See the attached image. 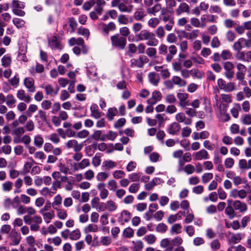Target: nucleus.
Returning a JSON list of instances; mask_svg holds the SVG:
<instances>
[{"mask_svg": "<svg viewBox=\"0 0 251 251\" xmlns=\"http://www.w3.org/2000/svg\"><path fill=\"white\" fill-rule=\"evenodd\" d=\"M146 16L143 11H137L134 13V18L136 21H142L143 19Z\"/></svg>", "mask_w": 251, "mask_h": 251, "instance_id": "nucleus-63", "label": "nucleus"}, {"mask_svg": "<svg viewBox=\"0 0 251 251\" xmlns=\"http://www.w3.org/2000/svg\"><path fill=\"white\" fill-rule=\"evenodd\" d=\"M44 88L46 95L53 97L56 96L59 90V87L54 88L51 84H47Z\"/></svg>", "mask_w": 251, "mask_h": 251, "instance_id": "nucleus-15", "label": "nucleus"}, {"mask_svg": "<svg viewBox=\"0 0 251 251\" xmlns=\"http://www.w3.org/2000/svg\"><path fill=\"white\" fill-rule=\"evenodd\" d=\"M179 62L176 63L174 65V69L176 71L181 70V74L184 77L188 76V71L187 70L182 69V67L188 68V60L186 59L187 55L183 53H180L179 55Z\"/></svg>", "mask_w": 251, "mask_h": 251, "instance_id": "nucleus-2", "label": "nucleus"}, {"mask_svg": "<svg viewBox=\"0 0 251 251\" xmlns=\"http://www.w3.org/2000/svg\"><path fill=\"white\" fill-rule=\"evenodd\" d=\"M6 104L9 107H12L16 102L14 96L12 94H8L6 97Z\"/></svg>", "mask_w": 251, "mask_h": 251, "instance_id": "nucleus-39", "label": "nucleus"}, {"mask_svg": "<svg viewBox=\"0 0 251 251\" xmlns=\"http://www.w3.org/2000/svg\"><path fill=\"white\" fill-rule=\"evenodd\" d=\"M160 246L165 249V251H172L174 249L172 240L168 238H164L160 242Z\"/></svg>", "mask_w": 251, "mask_h": 251, "instance_id": "nucleus-20", "label": "nucleus"}, {"mask_svg": "<svg viewBox=\"0 0 251 251\" xmlns=\"http://www.w3.org/2000/svg\"><path fill=\"white\" fill-rule=\"evenodd\" d=\"M58 166L59 167V171L65 174H70V169L65 164L60 162L58 164Z\"/></svg>", "mask_w": 251, "mask_h": 251, "instance_id": "nucleus-61", "label": "nucleus"}, {"mask_svg": "<svg viewBox=\"0 0 251 251\" xmlns=\"http://www.w3.org/2000/svg\"><path fill=\"white\" fill-rule=\"evenodd\" d=\"M157 37L161 39L163 38L165 35V31L164 27L162 25L159 26L155 30V33H154Z\"/></svg>", "mask_w": 251, "mask_h": 251, "instance_id": "nucleus-46", "label": "nucleus"}, {"mask_svg": "<svg viewBox=\"0 0 251 251\" xmlns=\"http://www.w3.org/2000/svg\"><path fill=\"white\" fill-rule=\"evenodd\" d=\"M194 160H201L208 158V153L205 149H201L200 151L194 152L192 154Z\"/></svg>", "mask_w": 251, "mask_h": 251, "instance_id": "nucleus-12", "label": "nucleus"}, {"mask_svg": "<svg viewBox=\"0 0 251 251\" xmlns=\"http://www.w3.org/2000/svg\"><path fill=\"white\" fill-rule=\"evenodd\" d=\"M107 187L110 190L115 191L118 187L117 183L114 179H109L107 182Z\"/></svg>", "mask_w": 251, "mask_h": 251, "instance_id": "nucleus-53", "label": "nucleus"}, {"mask_svg": "<svg viewBox=\"0 0 251 251\" xmlns=\"http://www.w3.org/2000/svg\"><path fill=\"white\" fill-rule=\"evenodd\" d=\"M234 185L238 186L242 183H247V180L240 176H236L232 180Z\"/></svg>", "mask_w": 251, "mask_h": 251, "instance_id": "nucleus-62", "label": "nucleus"}, {"mask_svg": "<svg viewBox=\"0 0 251 251\" xmlns=\"http://www.w3.org/2000/svg\"><path fill=\"white\" fill-rule=\"evenodd\" d=\"M180 129V126L179 124L174 122L169 126L167 131L170 134L175 135L179 131Z\"/></svg>", "mask_w": 251, "mask_h": 251, "instance_id": "nucleus-25", "label": "nucleus"}, {"mask_svg": "<svg viewBox=\"0 0 251 251\" xmlns=\"http://www.w3.org/2000/svg\"><path fill=\"white\" fill-rule=\"evenodd\" d=\"M169 53L167 54L166 60L167 62H170L173 59L174 56L176 53L177 49L175 45H171L168 48Z\"/></svg>", "mask_w": 251, "mask_h": 251, "instance_id": "nucleus-27", "label": "nucleus"}, {"mask_svg": "<svg viewBox=\"0 0 251 251\" xmlns=\"http://www.w3.org/2000/svg\"><path fill=\"white\" fill-rule=\"evenodd\" d=\"M13 183L10 181H6L2 183V189L4 192H9L12 189Z\"/></svg>", "mask_w": 251, "mask_h": 251, "instance_id": "nucleus-58", "label": "nucleus"}, {"mask_svg": "<svg viewBox=\"0 0 251 251\" xmlns=\"http://www.w3.org/2000/svg\"><path fill=\"white\" fill-rule=\"evenodd\" d=\"M13 141L15 143H20L21 142H23L26 146L29 145L31 142V138L27 135H25L22 138L21 140H18L17 138L14 137Z\"/></svg>", "mask_w": 251, "mask_h": 251, "instance_id": "nucleus-42", "label": "nucleus"}, {"mask_svg": "<svg viewBox=\"0 0 251 251\" xmlns=\"http://www.w3.org/2000/svg\"><path fill=\"white\" fill-rule=\"evenodd\" d=\"M100 26L103 34L106 36L109 34V31H114L116 28V25L113 22H110L107 25L101 23Z\"/></svg>", "mask_w": 251, "mask_h": 251, "instance_id": "nucleus-9", "label": "nucleus"}, {"mask_svg": "<svg viewBox=\"0 0 251 251\" xmlns=\"http://www.w3.org/2000/svg\"><path fill=\"white\" fill-rule=\"evenodd\" d=\"M90 165V160L87 158H84L80 162L74 164V170L75 171H78L80 169L82 170L87 167H89Z\"/></svg>", "mask_w": 251, "mask_h": 251, "instance_id": "nucleus-16", "label": "nucleus"}, {"mask_svg": "<svg viewBox=\"0 0 251 251\" xmlns=\"http://www.w3.org/2000/svg\"><path fill=\"white\" fill-rule=\"evenodd\" d=\"M236 67L237 69V72L236 74V78L240 81L241 84H245L246 81H244V79L246 72V67L244 65L240 63H236Z\"/></svg>", "mask_w": 251, "mask_h": 251, "instance_id": "nucleus-5", "label": "nucleus"}, {"mask_svg": "<svg viewBox=\"0 0 251 251\" xmlns=\"http://www.w3.org/2000/svg\"><path fill=\"white\" fill-rule=\"evenodd\" d=\"M31 223L30 229L32 231H37L40 229V225L42 223V218L38 215H34L31 217Z\"/></svg>", "mask_w": 251, "mask_h": 251, "instance_id": "nucleus-6", "label": "nucleus"}, {"mask_svg": "<svg viewBox=\"0 0 251 251\" xmlns=\"http://www.w3.org/2000/svg\"><path fill=\"white\" fill-rule=\"evenodd\" d=\"M77 33L87 38H88L90 35V31L89 29L82 27H80L78 29Z\"/></svg>", "mask_w": 251, "mask_h": 251, "instance_id": "nucleus-60", "label": "nucleus"}, {"mask_svg": "<svg viewBox=\"0 0 251 251\" xmlns=\"http://www.w3.org/2000/svg\"><path fill=\"white\" fill-rule=\"evenodd\" d=\"M98 108V106L96 104H93L90 106V109L91 117L95 119H99L100 118L102 113L99 111Z\"/></svg>", "mask_w": 251, "mask_h": 251, "instance_id": "nucleus-22", "label": "nucleus"}, {"mask_svg": "<svg viewBox=\"0 0 251 251\" xmlns=\"http://www.w3.org/2000/svg\"><path fill=\"white\" fill-rule=\"evenodd\" d=\"M117 21L120 24L127 25L132 23L133 19L131 17H127L124 14H120L118 16Z\"/></svg>", "mask_w": 251, "mask_h": 251, "instance_id": "nucleus-21", "label": "nucleus"}, {"mask_svg": "<svg viewBox=\"0 0 251 251\" xmlns=\"http://www.w3.org/2000/svg\"><path fill=\"white\" fill-rule=\"evenodd\" d=\"M49 45L52 48L54 49H61L60 44L56 36L52 37L49 40Z\"/></svg>", "mask_w": 251, "mask_h": 251, "instance_id": "nucleus-31", "label": "nucleus"}, {"mask_svg": "<svg viewBox=\"0 0 251 251\" xmlns=\"http://www.w3.org/2000/svg\"><path fill=\"white\" fill-rule=\"evenodd\" d=\"M200 104V100H195L192 102L190 105L194 108H189V116H194L196 115L195 108H198Z\"/></svg>", "mask_w": 251, "mask_h": 251, "instance_id": "nucleus-35", "label": "nucleus"}, {"mask_svg": "<svg viewBox=\"0 0 251 251\" xmlns=\"http://www.w3.org/2000/svg\"><path fill=\"white\" fill-rule=\"evenodd\" d=\"M138 41H146L147 45L150 47L156 46L158 41L156 38L155 34L149 30L144 29L136 35Z\"/></svg>", "mask_w": 251, "mask_h": 251, "instance_id": "nucleus-1", "label": "nucleus"}, {"mask_svg": "<svg viewBox=\"0 0 251 251\" xmlns=\"http://www.w3.org/2000/svg\"><path fill=\"white\" fill-rule=\"evenodd\" d=\"M130 213L126 210L123 211L119 217L118 220L120 222H122L124 224L125 222H127L130 219Z\"/></svg>", "mask_w": 251, "mask_h": 251, "instance_id": "nucleus-30", "label": "nucleus"}, {"mask_svg": "<svg viewBox=\"0 0 251 251\" xmlns=\"http://www.w3.org/2000/svg\"><path fill=\"white\" fill-rule=\"evenodd\" d=\"M98 226L97 225L93 224H89L84 229V231L86 233L90 232H96L98 231Z\"/></svg>", "mask_w": 251, "mask_h": 251, "instance_id": "nucleus-40", "label": "nucleus"}, {"mask_svg": "<svg viewBox=\"0 0 251 251\" xmlns=\"http://www.w3.org/2000/svg\"><path fill=\"white\" fill-rule=\"evenodd\" d=\"M217 17L213 15L204 14L202 15L201 17V27L206 26L207 23H216Z\"/></svg>", "mask_w": 251, "mask_h": 251, "instance_id": "nucleus-8", "label": "nucleus"}, {"mask_svg": "<svg viewBox=\"0 0 251 251\" xmlns=\"http://www.w3.org/2000/svg\"><path fill=\"white\" fill-rule=\"evenodd\" d=\"M40 213L43 217L45 222L47 224L50 222L51 220L54 217V212L51 211L50 212H43V210H40Z\"/></svg>", "mask_w": 251, "mask_h": 251, "instance_id": "nucleus-24", "label": "nucleus"}, {"mask_svg": "<svg viewBox=\"0 0 251 251\" xmlns=\"http://www.w3.org/2000/svg\"><path fill=\"white\" fill-rule=\"evenodd\" d=\"M134 230L130 227L126 228L123 231V236L126 238H131L134 235Z\"/></svg>", "mask_w": 251, "mask_h": 251, "instance_id": "nucleus-59", "label": "nucleus"}, {"mask_svg": "<svg viewBox=\"0 0 251 251\" xmlns=\"http://www.w3.org/2000/svg\"><path fill=\"white\" fill-rule=\"evenodd\" d=\"M182 215L183 213L181 212H179L178 213L176 214L170 215L168 218L167 222L169 224H173L177 220L181 219Z\"/></svg>", "mask_w": 251, "mask_h": 251, "instance_id": "nucleus-33", "label": "nucleus"}, {"mask_svg": "<svg viewBox=\"0 0 251 251\" xmlns=\"http://www.w3.org/2000/svg\"><path fill=\"white\" fill-rule=\"evenodd\" d=\"M160 22V20L158 18H152L149 19L148 22V25L152 28H155Z\"/></svg>", "mask_w": 251, "mask_h": 251, "instance_id": "nucleus-41", "label": "nucleus"}, {"mask_svg": "<svg viewBox=\"0 0 251 251\" xmlns=\"http://www.w3.org/2000/svg\"><path fill=\"white\" fill-rule=\"evenodd\" d=\"M118 113L117 109L115 107H112L108 109L106 114V117L109 121H112L114 119V117L116 116Z\"/></svg>", "mask_w": 251, "mask_h": 251, "instance_id": "nucleus-36", "label": "nucleus"}, {"mask_svg": "<svg viewBox=\"0 0 251 251\" xmlns=\"http://www.w3.org/2000/svg\"><path fill=\"white\" fill-rule=\"evenodd\" d=\"M246 43L247 41L245 39L243 38H240L233 44V49L235 51L241 50L243 48V44Z\"/></svg>", "mask_w": 251, "mask_h": 251, "instance_id": "nucleus-26", "label": "nucleus"}, {"mask_svg": "<svg viewBox=\"0 0 251 251\" xmlns=\"http://www.w3.org/2000/svg\"><path fill=\"white\" fill-rule=\"evenodd\" d=\"M111 3L112 7H117L121 12L131 13L133 9L132 5H127L125 3L122 2V0H112Z\"/></svg>", "mask_w": 251, "mask_h": 251, "instance_id": "nucleus-4", "label": "nucleus"}, {"mask_svg": "<svg viewBox=\"0 0 251 251\" xmlns=\"http://www.w3.org/2000/svg\"><path fill=\"white\" fill-rule=\"evenodd\" d=\"M9 237L11 239V241L9 243L10 246H17L19 245L22 239L20 234L17 232L11 233Z\"/></svg>", "mask_w": 251, "mask_h": 251, "instance_id": "nucleus-17", "label": "nucleus"}, {"mask_svg": "<svg viewBox=\"0 0 251 251\" xmlns=\"http://www.w3.org/2000/svg\"><path fill=\"white\" fill-rule=\"evenodd\" d=\"M65 147L68 149L73 148L75 151L79 152L82 150L83 145L82 144L78 143L76 140L72 139L65 143Z\"/></svg>", "mask_w": 251, "mask_h": 251, "instance_id": "nucleus-7", "label": "nucleus"}, {"mask_svg": "<svg viewBox=\"0 0 251 251\" xmlns=\"http://www.w3.org/2000/svg\"><path fill=\"white\" fill-rule=\"evenodd\" d=\"M44 143V139L40 135H37L34 138V144L35 146L41 148Z\"/></svg>", "mask_w": 251, "mask_h": 251, "instance_id": "nucleus-51", "label": "nucleus"}, {"mask_svg": "<svg viewBox=\"0 0 251 251\" xmlns=\"http://www.w3.org/2000/svg\"><path fill=\"white\" fill-rule=\"evenodd\" d=\"M147 55L151 58H155L156 57V50L153 47L148 48L146 50Z\"/></svg>", "mask_w": 251, "mask_h": 251, "instance_id": "nucleus-47", "label": "nucleus"}, {"mask_svg": "<svg viewBox=\"0 0 251 251\" xmlns=\"http://www.w3.org/2000/svg\"><path fill=\"white\" fill-rule=\"evenodd\" d=\"M245 237L244 233H232L228 239L229 243L232 244H236L240 242Z\"/></svg>", "mask_w": 251, "mask_h": 251, "instance_id": "nucleus-14", "label": "nucleus"}, {"mask_svg": "<svg viewBox=\"0 0 251 251\" xmlns=\"http://www.w3.org/2000/svg\"><path fill=\"white\" fill-rule=\"evenodd\" d=\"M110 40L113 47L120 50L125 49L127 42L126 37L121 36L119 34H117L111 36Z\"/></svg>", "mask_w": 251, "mask_h": 251, "instance_id": "nucleus-3", "label": "nucleus"}, {"mask_svg": "<svg viewBox=\"0 0 251 251\" xmlns=\"http://www.w3.org/2000/svg\"><path fill=\"white\" fill-rule=\"evenodd\" d=\"M241 122L245 125H251V116L249 114L242 116L241 118Z\"/></svg>", "mask_w": 251, "mask_h": 251, "instance_id": "nucleus-64", "label": "nucleus"}, {"mask_svg": "<svg viewBox=\"0 0 251 251\" xmlns=\"http://www.w3.org/2000/svg\"><path fill=\"white\" fill-rule=\"evenodd\" d=\"M24 83L29 92L33 93L35 91L36 87L34 84V80L33 78H25L24 80Z\"/></svg>", "mask_w": 251, "mask_h": 251, "instance_id": "nucleus-13", "label": "nucleus"}, {"mask_svg": "<svg viewBox=\"0 0 251 251\" xmlns=\"http://www.w3.org/2000/svg\"><path fill=\"white\" fill-rule=\"evenodd\" d=\"M177 98L179 100V104L182 107H185L187 105V99L188 95L187 93L179 92L177 93Z\"/></svg>", "mask_w": 251, "mask_h": 251, "instance_id": "nucleus-23", "label": "nucleus"}, {"mask_svg": "<svg viewBox=\"0 0 251 251\" xmlns=\"http://www.w3.org/2000/svg\"><path fill=\"white\" fill-rule=\"evenodd\" d=\"M56 211V215L58 218L61 220H65L68 217L67 210L63 208H57L55 209Z\"/></svg>", "mask_w": 251, "mask_h": 251, "instance_id": "nucleus-32", "label": "nucleus"}, {"mask_svg": "<svg viewBox=\"0 0 251 251\" xmlns=\"http://www.w3.org/2000/svg\"><path fill=\"white\" fill-rule=\"evenodd\" d=\"M117 166V163L111 160L104 161L102 164V168L106 170H110Z\"/></svg>", "mask_w": 251, "mask_h": 251, "instance_id": "nucleus-28", "label": "nucleus"}, {"mask_svg": "<svg viewBox=\"0 0 251 251\" xmlns=\"http://www.w3.org/2000/svg\"><path fill=\"white\" fill-rule=\"evenodd\" d=\"M221 56L224 60L231 59L232 57V54L229 50H223L221 54Z\"/></svg>", "mask_w": 251, "mask_h": 251, "instance_id": "nucleus-54", "label": "nucleus"}, {"mask_svg": "<svg viewBox=\"0 0 251 251\" xmlns=\"http://www.w3.org/2000/svg\"><path fill=\"white\" fill-rule=\"evenodd\" d=\"M188 11V5L186 3H182L176 10L177 15H180L183 12H187Z\"/></svg>", "mask_w": 251, "mask_h": 251, "instance_id": "nucleus-43", "label": "nucleus"}, {"mask_svg": "<svg viewBox=\"0 0 251 251\" xmlns=\"http://www.w3.org/2000/svg\"><path fill=\"white\" fill-rule=\"evenodd\" d=\"M92 137L95 140H100L101 141H105V135H102L100 130H96L92 135Z\"/></svg>", "mask_w": 251, "mask_h": 251, "instance_id": "nucleus-37", "label": "nucleus"}, {"mask_svg": "<svg viewBox=\"0 0 251 251\" xmlns=\"http://www.w3.org/2000/svg\"><path fill=\"white\" fill-rule=\"evenodd\" d=\"M62 197L60 194H58L55 196L53 200V201L51 203L52 207L54 209H57L59 208V206L61 205L62 202Z\"/></svg>", "mask_w": 251, "mask_h": 251, "instance_id": "nucleus-29", "label": "nucleus"}, {"mask_svg": "<svg viewBox=\"0 0 251 251\" xmlns=\"http://www.w3.org/2000/svg\"><path fill=\"white\" fill-rule=\"evenodd\" d=\"M144 239L147 242L149 245H152L154 244L156 240L155 236L152 234L146 235L144 237Z\"/></svg>", "mask_w": 251, "mask_h": 251, "instance_id": "nucleus-56", "label": "nucleus"}, {"mask_svg": "<svg viewBox=\"0 0 251 251\" xmlns=\"http://www.w3.org/2000/svg\"><path fill=\"white\" fill-rule=\"evenodd\" d=\"M81 237V232L79 229L71 231L70 239L72 240H76Z\"/></svg>", "mask_w": 251, "mask_h": 251, "instance_id": "nucleus-49", "label": "nucleus"}, {"mask_svg": "<svg viewBox=\"0 0 251 251\" xmlns=\"http://www.w3.org/2000/svg\"><path fill=\"white\" fill-rule=\"evenodd\" d=\"M96 0H88L84 2L82 8L85 11L89 10L95 4Z\"/></svg>", "mask_w": 251, "mask_h": 251, "instance_id": "nucleus-55", "label": "nucleus"}, {"mask_svg": "<svg viewBox=\"0 0 251 251\" xmlns=\"http://www.w3.org/2000/svg\"><path fill=\"white\" fill-rule=\"evenodd\" d=\"M159 178L155 177L152 179L150 182L145 185V188L147 190H152L156 185V183L159 180Z\"/></svg>", "mask_w": 251, "mask_h": 251, "instance_id": "nucleus-44", "label": "nucleus"}, {"mask_svg": "<svg viewBox=\"0 0 251 251\" xmlns=\"http://www.w3.org/2000/svg\"><path fill=\"white\" fill-rule=\"evenodd\" d=\"M109 177V174L106 172H101L97 174L96 179L98 181H105Z\"/></svg>", "mask_w": 251, "mask_h": 251, "instance_id": "nucleus-48", "label": "nucleus"}, {"mask_svg": "<svg viewBox=\"0 0 251 251\" xmlns=\"http://www.w3.org/2000/svg\"><path fill=\"white\" fill-rule=\"evenodd\" d=\"M2 66L4 67L9 66L11 63V58L8 55H5L1 59Z\"/></svg>", "mask_w": 251, "mask_h": 251, "instance_id": "nucleus-57", "label": "nucleus"}, {"mask_svg": "<svg viewBox=\"0 0 251 251\" xmlns=\"http://www.w3.org/2000/svg\"><path fill=\"white\" fill-rule=\"evenodd\" d=\"M161 8L160 4L157 3L154 5L152 7L148 8L147 9V12L149 14L155 15V14L159 12Z\"/></svg>", "mask_w": 251, "mask_h": 251, "instance_id": "nucleus-38", "label": "nucleus"}, {"mask_svg": "<svg viewBox=\"0 0 251 251\" xmlns=\"http://www.w3.org/2000/svg\"><path fill=\"white\" fill-rule=\"evenodd\" d=\"M225 212L230 219H233L236 216L235 209L234 207H232L230 205H228V206L226 207Z\"/></svg>", "mask_w": 251, "mask_h": 251, "instance_id": "nucleus-34", "label": "nucleus"}, {"mask_svg": "<svg viewBox=\"0 0 251 251\" xmlns=\"http://www.w3.org/2000/svg\"><path fill=\"white\" fill-rule=\"evenodd\" d=\"M117 207L118 206L115 201L112 200H109L104 203V209H102L100 207L99 209L101 211H104L105 209L109 212H113L117 209Z\"/></svg>", "mask_w": 251, "mask_h": 251, "instance_id": "nucleus-18", "label": "nucleus"}, {"mask_svg": "<svg viewBox=\"0 0 251 251\" xmlns=\"http://www.w3.org/2000/svg\"><path fill=\"white\" fill-rule=\"evenodd\" d=\"M25 132V130L24 127L21 126L14 128L12 131V134L19 138Z\"/></svg>", "mask_w": 251, "mask_h": 251, "instance_id": "nucleus-50", "label": "nucleus"}, {"mask_svg": "<svg viewBox=\"0 0 251 251\" xmlns=\"http://www.w3.org/2000/svg\"><path fill=\"white\" fill-rule=\"evenodd\" d=\"M149 78L150 82L154 85H156L159 81L158 75L153 73L149 74Z\"/></svg>", "mask_w": 251, "mask_h": 251, "instance_id": "nucleus-45", "label": "nucleus"}, {"mask_svg": "<svg viewBox=\"0 0 251 251\" xmlns=\"http://www.w3.org/2000/svg\"><path fill=\"white\" fill-rule=\"evenodd\" d=\"M188 155L187 153H185L182 158L179 159L178 162V171L181 172L184 171L188 174V165H184L186 162L188 161Z\"/></svg>", "mask_w": 251, "mask_h": 251, "instance_id": "nucleus-10", "label": "nucleus"}, {"mask_svg": "<svg viewBox=\"0 0 251 251\" xmlns=\"http://www.w3.org/2000/svg\"><path fill=\"white\" fill-rule=\"evenodd\" d=\"M172 80L175 84L178 85L179 86H185L187 84L186 81L182 80L180 77L175 76L173 77Z\"/></svg>", "mask_w": 251, "mask_h": 251, "instance_id": "nucleus-52", "label": "nucleus"}, {"mask_svg": "<svg viewBox=\"0 0 251 251\" xmlns=\"http://www.w3.org/2000/svg\"><path fill=\"white\" fill-rule=\"evenodd\" d=\"M232 206L235 210H238L241 213H244L248 209L247 204L239 200H235L232 202Z\"/></svg>", "mask_w": 251, "mask_h": 251, "instance_id": "nucleus-11", "label": "nucleus"}, {"mask_svg": "<svg viewBox=\"0 0 251 251\" xmlns=\"http://www.w3.org/2000/svg\"><path fill=\"white\" fill-rule=\"evenodd\" d=\"M17 97L21 100H23L27 103L30 102L31 98L30 96L27 95L25 90L20 89L17 91Z\"/></svg>", "mask_w": 251, "mask_h": 251, "instance_id": "nucleus-19", "label": "nucleus"}]
</instances>
